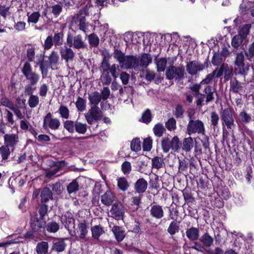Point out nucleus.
<instances>
[{
	"label": "nucleus",
	"instance_id": "1",
	"mask_svg": "<svg viewBox=\"0 0 254 254\" xmlns=\"http://www.w3.org/2000/svg\"><path fill=\"white\" fill-rule=\"evenodd\" d=\"M182 142L178 136H174L170 139L169 137H165L161 140V146L163 152L168 153L170 149L174 152H178L181 147Z\"/></svg>",
	"mask_w": 254,
	"mask_h": 254
},
{
	"label": "nucleus",
	"instance_id": "2",
	"mask_svg": "<svg viewBox=\"0 0 254 254\" xmlns=\"http://www.w3.org/2000/svg\"><path fill=\"white\" fill-rule=\"evenodd\" d=\"M66 44L68 46L77 50L85 49L87 48V44L81 35H73L70 32L67 33Z\"/></svg>",
	"mask_w": 254,
	"mask_h": 254
},
{
	"label": "nucleus",
	"instance_id": "3",
	"mask_svg": "<svg viewBox=\"0 0 254 254\" xmlns=\"http://www.w3.org/2000/svg\"><path fill=\"white\" fill-rule=\"evenodd\" d=\"M185 70L184 66H169L166 70L165 75L169 80L174 79L180 81L185 78Z\"/></svg>",
	"mask_w": 254,
	"mask_h": 254
},
{
	"label": "nucleus",
	"instance_id": "4",
	"mask_svg": "<svg viewBox=\"0 0 254 254\" xmlns=\"http://www.w3.org/2000/svg\"><path fill=\"white\" fill-rule=\"evenodd\" d=\"M235 112L231 108H226L222 110L220 117L222 125L226 126L228 129H232L235 127L234 123Z\"/></svg>",
	"mask_w": 254,
	"mask_h": 254
},
{
	"label": "nucleus",
	"instance_id": "5",
	"mask_svg": "<svg viewBox=\"0 0 254 254\" xmlns=\"http://www.w3.org/2000/svg\"><path fill=\"white\" fill-rule=\"evenodd\" d=\"M21 72L29 84L36 85L40 79L39 74L32 71L31 64L28 62H26L22 68Z\"/></svg>",
	"mask_w": 254,
	"mask_h": 254
},
{
	"label": "nucleus",
	"instance_id": "6",
	"mask_svg": "<svg viewBox=\"0 0 254 254\" xmlns=\"http://www.w3.org/2000/svg\"><path fill=\"white\" fill-rule=\"evenodd\" d=\"M205 132L203 123L199 120H190L187 126V132L190 135L192 134H204Z\"/></svg>",
	"mask_w": 254,
	"mask_h": 254
},
{
	"label": "nucleus",
	"instance_id": "7",
	"mask_svg": "<svg viewBox=\"0 0 254 254\" xmlns=\"http://www.w3.org/2000/svg\"><path fill=\"white\" fill-rule=\"evenodd\" d=\"M46 224L44 219L39 218L37 213L32 216L30 220L31 230L39 234L45 232Z\"/></svg>",
	"mask_w": 254,
	"mask_h": 254
},
{
	"label": "nucleus",
	"instance_id": "8",
	"mask_svg": "<svg viewBox=\"0 0 254 254\" xmlns=\"http://www.w3.org/2000/svg\"><path fill=\"white\" fill-rule=\"evenodd\" d=\"M207 60L204 64L199 63L196 61H190L186 65L187 71L192 76L196 75L198 72L202 71L205 67L208 66Z\"/></svg>",
	"mask_w": 254,
	"mask_h": 254
},
{
	"label": "nucleus",
	"instance_id": "9",
	"mask_svg": "<svg viewBox=\"0 0 254 254\" xmlns=\"http://www.w3.org/2000/svg\"><path fill=\"white\" fill-rule=\"evenodd\" d=\"M110 212L113 218L118 220H123L125 214L124 207L120 202H116L112 205Z\"/></svg>",
	"mask_w": 254,
	"mask_h": 254
},
{
	"label": "nucleus",
	"instance_id": "10",
	"mask_svg": "<svg viewBox=\"0 0 254 254\" xmlns=\"http://www.w3.org/2000/svg\"><path fill=\"white\" fill-rule=\"evenodd\" d=\"M217 69L218 70L217 78L221 77L224 73V79L225 81L229 80L233 75L232 66L227 64H222L219 67H217Z\"/></svg>",
	"mask_w": 254,
	"mask_h": 254
},
{
	"label": "nucleus",
	"instance_id": "11",
	"mask_svg": "<svg viewBox=\"0 0 254 254\" xmlns=\"http://www.w3.org/2000/svg\"><path fill=\"white\" fill-rule=\"evenodd\" d=\"M201 88L200 84L195 83L192 86L190 87V91L193 92V96L196 98L195 103L197 107H202L203 104V101L205 98V95L200 93L199 91Z\"/></svg>",
	"mask_w": 254,
	"mask_h": 254
},
{
	"label": "nucleus",
	"instance_id": "12",
	"mask_svg": "<svg viewBox=\"0 0 254 254\" xmlns=\"http://www.w3.org/2000/svg\"><path fill=\"white\" fill-rule=\"evenodd\" d=\"M52 117V115L51 113L47 114L44 119L43 127L48 126L52 129L57 130L60 126L61 123L59 119Z\"/></svg>",
	"mask_w": 254,
	"mask_h": 254
},
{
	"label": "nucleus",
	"instance_id": "13",
	"mask_svg": "<svg viewBox=\"0 0 254 254\" xmlns=\"http://www.w3.org/2000/svg\"><path fill=\"white\" fill-rule=\"evenodd\" d=\"M126 69L134 68L137 70L139 67V59L133 55L126 56L125 63L122 64Z\"/></svg>",
	"mask_w": 254,
	"mask_h": 254
},
{
	"label": "nucleus",
	"instance_id": "14",
	"mask_svg": "<svg viewBox=\"0 0 254 254\" xmlns=\"http://www.w3.org/2000/svg\"><path fill=\"white\" fill-rule=\"evenodd\" d=\"M71 48L67 46H64L60 49L61 58L66 63L73 61L75 57V54Z\"/></svg>",
	"mask_w": 254,
	"mask_h": 254
},
{
	"label": "nucleus",
	"instance_id": "15",
	"mask_svg": "<svg viewBox=\"0 0 254 254\" xmlns=\"http://www.w3.org/2000/svg\"><path fill=\"white\" fill-rule=\"evenodd\" d=\"M246 86V83L240 82L236 77L231 79L230 83V91L233 93H241L245 91L244 88Z\"/></svg>",
	"mask_w": 254,
	"mask_h": 254
},
{
	"label": "nucleus",
	"instance_id": "16",
	"mask_svg": "<svg viewBox=\"0 0 254 254\" xmlns=\"http://www.w3.org/2000/svg\"><path fill=\"white\" fill-rule=\"evenodd\" d=\"M65 239L61 238H54L53 241L51 250L57 253L64 252L66 246Z\"/></svg>",
	"mask_w": 254,
	"mask_h": 254
},
{
	"label": "nucleus",
	"instance_id": "17",
	"mask_svg": "<svg viewBox=\"0 0 254 254\" xmlns=\"http://www.w3.org/2000/svg\"><path fill=\"white\" fill-rule=\"evenodd\" d=\"M61 221L65 228L68 230L70 228L74 227L75 220L71 213L66 212L62 216Z\"/></svg>",
	"mask_w": 254,
	"mask_h": 254
},
{
	"label": "nucleus",
	"instance_id": "18",
	"mask_svg": "<svg viewBox=\"0 0 254 254\" xmlns=\"http://www.w3.org/2000/svg\"><path fill=\"white\" fill-rule=\"evenodd\" d=\"M116 197L111 190H107L101 196V202L106 206H110L113 204Z\"/></svg>",
	"mask_w": 254,
	"mask_h": 254
},
{
	"label": "nucleus",
	"instance_id": "19",
	"mask_svg": "<svg viewBox=\"0 0 254 254\" xmlns=\"http://www.w3.org/2000/svg\"><path fill=\"white\" fill-rule=\"evenodd\" d=\"M147 186V182L142 178L138 179L136 181L134 185V188L136 192L141 194L145 192Z\"/></svg>",
	"mask_w": 254,
	"mask_h": 254
},
{
	"label": "nucleus",
	"instance_id": "20",
	"mask_svg": "<svg viewBox=\"0 0 254 254\" xmlns=\"http://www.w3.org/2000/svg\"><path fill=\"white\" fill-rule=\"evenodd\" d=\"M150 215L157 219H161L164 216L162 206L158 204L152 205L150 210Z\"/></svg>",
	"mask_w": 254,
	"mask_h": 254
},
{
	"label": "nucleus",
	"instance_id": "21",
	"mask_svg": "<svg viewBox=\"0 0 254 254\" xmlns=\"http://www.w3.org/2000/svg\"><path fill=\"white\" fill-rule=\"evenodd\" d=\"M203 92L204 93L205 97L206 98L205 102L206 103L213 101L214 100V94L217 95L215 89L210 85L206 86Z\"/></svg>",
	"mask_w": 254,
	"mask_h": 254
},
{
	"label": "nucleus",
	"instance_id": "22",
	"mask_svg": "<svg viewBox=\"0 0 254 254\" xmlns=\"http://www.w3.org/2000/svg\"><path fill=\"white\" fill-rule=\"evenodd\" d=\"M88 223L84 220L78 223L77 225V232L79 233V237L81 239L86 238L88 233Z\"/></svg>",
	"mask_w": 254,
	"mask_h": 254
},
{
	"label": "nucleus",
	"instance_id": "23",
	"mask_svg": "<svg viewBox=\"0 0 254 254\" xmlns=\"http://www.w3.org/2000/svg\"><path fill=\"white\" fill-rule=\"evenodd\" d=\"M186 234L188 239L191 242L196 241L199 238V230L194 227L187 229Z\"/></svg>",
	"mask_w": 254,
	"mask_h": 254
},
{
	"label": "nucleus",
	"instance_id": "24",
	"mask_svg": "<svg viewBox=\"0 0 254 254\" xmlns=\"http://www.w3.org/2000/svg\"><path fill=\"white\" fill-rule=\"evenodd\" d=\"M4 144L8 147H13L18 141V135L15 134H5L4 135Z\"/></svg>",
	"mask_w": 254,
	"mask_h": 254
},
{
	"label": "nucleus",
	"instance_id": "25",
	"mask_svg": "<svg viewBox=\"0 0 254 254\" xmlns=\"http://www.w3.org/2000/svg\"><path fill=\"white\" fill-rule=\"evenodd\" d=\"M116 240L118 242H122L126 236L125 231L121 227L118 226H114L112 229Z\"/></svg>",
	"mask_w": 254,
	"mask_h": 254
},
{
	"label": "nucleus",
	"instance_id": "26",
	"mask_svg": "<svg viewBox=\"0 0 254 254\" xmlns=\"http://www.w3.org/2000/svg\"><path fill=\"white\" fill-rule=\"evenodd\" d=\"M199 242L202 243L205 248H210L213 244V238L207 233H204L199 238Z\"/></svg>",
	"mask_w": 254,
	"mask_h": 254
},
{
	"label": "nucleus",
	"instance_id": "27",
	"mask_svg": "<svg viewBox=\"0 0 254 254\" xmlns=\"http://www.w3.org/2000/svg\"><path fill=\"white\" fill-rule=\"evenodd\" d=\"M193 145V138L191 137H189L184 138L181 147L183 150L186 152H189L190 151Z\"/></svg>",
	"mask_w": 254,
	"mask_h": 254
},
{
	"label": "nucleus",
	"instance_id": "28",
	"mask_svg": "<svg viewBox=\"0 0 254 254\" xmlns=\"http://www.w3.org/2000/svg\"><path fill=\"white\" fill-rule=\"evenodd\" d=\"M250 64H245V63L235 65V72L238 74L245 76L249 70Z\"/></svg>",
	"mask_w": 254,
	"mask_h": 254
},
{
	"label": "nucleus",
	"instance_id": "29",
	"mask_svg": "<svg viewBox=\"0 0 254 254\" xmlns=\"http://www.w3.org/2000/svg\"><path fill=\"white\" fill-rule=\"evenodd\" d=\"M40 196L42 203H46L49 200L53 199V193L51 190L47 187H45L43 189Z\"/></svg>",
	"mask_w": 254,
	"mask_h": 254
},
{
	"label": "nucleus",
	"instance_id": "30",
	"mask_svg": "<svg viewBox=\"0 0 254 254\" xmlns=\"http://www.w3.org/2000/svg\"><path fill=\"white\" fill-rule=\"evenodd\" d=\"M152 58L150 55L143 54L139 59V67L146 68L152 63Z\"/></svg>",
	"mask_w": 254,
	"mask_h": 254
},
{
	"label": "nucleus",
	"instance_id": "31",
	"mask_svg": "<svg viewBox=\"0 0 254 254\" xmlns=\"http://www.w3.org/2000/svg\"><path fill=\"white\" fill-rule=\"evenodd\" d=\"M245 39L237 34L233 37L231 41V45L233 48L238 50L243 47V43H245Z\"/></svg>",
	"mask_w": 254,
	"mask_h": 254
},
{
	"label": "nucleus",
	"instance_id": "32",
	"mask_svg": "<svg viewBox=\"0 0 254 254\" xmlns=\"http://www.w3.org/2000/svg\"><path fill=\"white\" fill-rule=\"evenodd\" d=\"M88 113L94 118L95 121L101 120L103 117V113L97 106H93L88 111Z\"/></svg>",
	"mask_w": 254,
	"mask_h": 254
},
{
	"label": "nucleus",
	"instance_id": "33",
	"mask_svg": "<svg viewBox=\"0 0 254 254\" xmlns=\"http://www.w3.org/2000/svg\"><path fill=\"white\" fill-rule=\"evenodd\" d=\"M49 244L47 242L38 243L36 247L37 254H48Z\"/></svg>",
	"mask_w": 254,
	"mask_h": 254
},
{
	"label": "nucleus",
	"instance_id": "34",
	"mask_svg": "<svg viewBox=\"0 0 254 254\" xmlns=\"http://www.w3.org/2000/svg\"><path fill=\"white\" fill-rule=\"evenodd\" d=\"M88 99L90 104L93 105V106H97L101 100H102L101 93L97 91H95L92 94H89Z\"/></svg>",
	"mask_w": 254,
	"mask_h": 254
},
{
	"label": "nucleus",
	"instance_id": "35",
	"mask_svg": "<svg viewBox=\"0 0 254 254\" xmlns=\"http://www.w3.org/2000/svg\"><path fill=\"white\" fill-rule=\"evenodd\" d=\"M154 62L157 66V70L158 72L164 71L166 68L167 60L166 58L155 59Z\"/></svg>",
	"mask_w": 254,
	"mask_h": 254
},
{
	"label": "nucleus",
	"instance_id": "36",
	"mask_svg": "<svg viewBox=\"0 0 254 254\" xmlns=\"http://www.w3.org/2000/svg\"><path fill=\"white\" fill-rule=\"evenodd\" d=\"M79 189V182L77 179H74L67 186L66 190L69 194L75 193Z\"/></svg>",
	"mask_w": 254,
	"mask_h": 254
},
{
	"label": "nucleus",
	"instance_id": "37",
	"mask_svg": "<svg viewBox=\"0 0 254 254\" xmlns=\"http://www.w3.org/2000/svg\"><path fill=\"white\" fill-rule=\"evenodd\" d=\"M151 164L152 168L161 169L164 165V159L162 157L155 156L152 159Z\"/></svg>",
	"mask_w": 254,
	"mask_h": 254
},
{
	"label": "nucleus",
	"instance_id": "38",
	"mask_svg": "<svg viewBox=\"0 0 254 254\" xmlns=\"http://www.w3.org/2000/svg\"><path fill=\"white\" fill-rule=\"evenodd\" d=\"M113 56L114 58L121 65H122V64L125 63L126 56H125V54L121 50H119L118 49H115L113 53Z\"/></svg>",
	"mask_w": 254,
	"mask_h": 254
},
{
	"label": "nucleus",
	"instance_id": "39",
	"mask_svg": "<svg viewBox=\"0 0 254 254\" xmlns=\"http://www.w3.org/2000/svg\"><path fill=\"white\" fill-rule=\"evenodd\" d=\"M91 231L93 238L98 239L101 234L104 233L103 227L100 225H95L91 227Z\"/></svg>",
	"mask_w": 254,
	"mask_h": 254
},
{
	"label": "nucleus",
	"instance_id": "40",
	"mask_svg": "<svg viewBox=\"0 0 254 254\" xmlns=\"http://www.w3.org/2000/svg\"><path fill=\"white\" fill-rule=\"evenodd\" d=\"M251 28V24L244 25L240 29L237 35L246 40L247 36L249 34Z\"/></svg>",
	"mask_w": 254,
	"mask_h": 254
},
{
	"label": "nucleus",
	"instance_id": "41",
	"mask_svg": "<svg viewBox=\"0 0 254 254\" xmlns=\"http://www.w3.org/2000/svg\"><path fill=\"white\" fill-rule=\"evenodd\" d=\"M251 28V24L244 25L240 29L237 35L246 40L247 36L249 34Z\"/></svg>",
	"mask_w": 254,
	"mask_h": 254
},
{
	"label": "nucleus",
	"instance_id": "42",
	"mask_svg": "<svg viewBox=\"0 0 254 254\" xmlns=\"http://www.w3.org/2000/svg\"><path fill=\"white\" fill-rule=\"evenodd\" d=\"M180 229L179 222L176 221H173L170 224L167 231L171 235L175 234Z\"/></svg>",
	"mask_w": 254,
	"mask_h": 254
},
{
	"label": "nucleus",
	"instance_id": "43",
	"mask_svg": "<svg viewBox=\"0 0 254 254\" xmlns=\"http://www.w3.org/2000/svg\"><path fill=\"white\" fill-rule=\"evenodd\" d=\"M152 118V115L151 111L147 109L143 113L139 121L143 123L148 124L151 121Z\"/></svg>",
	"mask_w": 254,
	"mask_h": 254
},
{
	"label": "nucleus",
	"instance_id": "44",
	"mask_svg": "<svg viewBox=\"0 0 254 254\" xmlns=\"http://www.w3.org/2000/svg\"><path fill=\"white\" fill-rule=\"evenodd\" d=\"M246 59L250 61H254V42L249 46L248 49L245 51Z\"/></svg>",
	"mask_w": 254,
	"mask_h": 254
},
{
	"label": "nucleus",
	"instance_id": "45",
	"mask_svg": "<svg viewBox=\"0 0 254 254\" xmlns=\"http://www.w3.org/2000/svg\"><path fill=\"white\" fill-rule=\"evenodd\" d=\"M73 19H77L79 22V28L80 30L84 32V33H86V18L84 16H76V15L73 17Z\"/></svg>",
	"mask_w": 254,
	"mask_h": 254
},
{
	"label": "nucleus",
	"instance_id": "46",
	"mask_svg": "<svg viewBox=\"0 0 254 254\" xmlns=\"http://www.w3.org/2000/svg\"><path fill=\"white\" fill-rule=\"evenodd\" d=\"M118 187L119 189L125 191L128 189L129 184L125 178H120L118 179Z\"/></svg>",
	"mask_w": 254,
	"mask_h": 254
},
{
	"label": "nucleus",
	"instance_id": "47",
	"mask_svg": "<svg viewBox=\"0 0 254 254\" xmlns=\"http://www.w3.org/2000/svg\"><path fill=\"white\" fill-rule=\"evenodd\" d=\"M45 228L47 231L50 233H56L59 230L60 225L59 223L53 221L46 225Z\"/></svg>",
	"mask_w": 254,
	"mask_h": 254
},
{
	"label": "nucleus",
	"instance_id": "48",
	"mask_svg": "<svg viewBox=\"0 0 254 254\" xmlns=\"http://www.w3.org/2000/svg\"><path fill=\"white\" fill-rule=\"evenodd\" d=\"M165 131V128L163 126V124L161 123L156 124L153 127L154 133L157 137H161Z\"/></svg>",
	"mask_w": 254,
	"mask_h": 254
},
{
	"label": "nucleus",
	"instance_id": "49",
	"mask_svg": "<svg viewBox=\"0 0 254 254\" xmlns=\"http://www.w3.org/2000/svg\"><path fill=\"white\" fill-rule=\"evenodd\" d=\"M27 15L28 16L27 21L29 23H37L40 17V14L38 11L34 12L31 14L27 12Z\"/></svg>",
	"mask_w": 254,
	"mask_h": 254
},
{
	"label": "nucleus",
	"instance_id": "50",
	"mask_svg": "<svg viewBox=\"0 0 254 254\" xmlns=\"http://www.w3.org/2000/svg\"><path fill=\"white\" fill-rule=\"evenodd\" d=\"M75 130L78 133L84 134L87 131V125L76 121L75 122Z\"/></svg>",
	"mask_w": 254,
	"mask_h": 254
},
{
	"label": "nucleus",
	"instance_id": "51",
	"mask_svg": "<svg viewBox=\"0 0 254 254\" xmlns=\"http://www.w3.org/2000/svg\"><path fill=\"white\" fill-rule=\"evenodd\" d=\"M64 33L63 32H60L56 33L53 37V41L55 46H59L63 44Z\"/></svg>",
	"mask_w": 254,
	"mask_h": 254
},
{
	"label": "nucleus",
	"instance_id": "52",
	"mask_svg": "<svg viewBox=\"0 0 254 254\" xmlns=\"http://www.w3.org/2000/svg\"><path fill=\"white\" fill-rule=\"evenodd\" d=\"M224 60H225V58L220 54L219 52H215L213 56L211 63L214 65L217 66L221 64Z\"/></svg>",
	"mask_w": 254,
	"mask_h": 254
},
{
	"label": "nucleus",
	"instance_id": "53",
	"mask_svg": "<svg viewBox=\"0 0 254 254\" xmlns=\"http://www.w3.org/2000/svg\"><path fill=\"white\" fill-rule=\"evenodd\" d=\"M88 42L92 47H97L99 43V38L94 33H92L88 36Z\"/></svg>",
	"mask_w": 254,
	"mask_h": 254
},
{
	"label": "nucleus",
	"instance_id": "54",
	"mask_svg": "<svg viewBox=\"0 0 254 254\" xmlns=\"http://www.w3.org/2000/svg\"><path fill=\"white\" fill-rule=\"evenodd\" d=\"M192 245L190 246V248L192 249L196 250L197 252H200L201 253H204V252H206L208 250H206L205 247L203 246V245L200 242H197L196 241H192Z\"/></svg>",
	"mask_w": 254,
	"mask_h": 254
},
{
	"label": "nucleus",
	"instance_id": "55",
	"mask_svg": "<svg viewBox=\"0 0 254 254\" xmlns=\"http://www.w3.org/2000/svg\"><path fill=\"white\" fill-rule=\"evenodd\" d=\"M130 148L133 151H138L141 150V142L138 138L133 139L130 143Z\"/></svg>",
	"mask_w": 254,
	"mask_h": 254
},
{
	"label": "nucleus",
	"instance_id": "56",
	"mask_svg": "<svg viewBox=\"0 0 254 254\" xmlns=\"http://www.w3.org/2000/svg\"><path fill=\"white\" fill-rule=\"evenodd\" d=\"M219 121V117L218 114L216 112H212L210 113V121L211 125L213 127V128L217 127L218 122Z\"/></svg>",
	"mask_w": 254,
	"mask_h": 254
},
{
	"label": "nucleus",
	"instance_id": "57",
	"mask_svg": "<svg viewBox=\"0 0 254 254\" xmlns=\"http://www.w3.org/2000/svg\"><path fill=\"white\" fill-rule=\"evenodd\" d=\"M217 68L214 70L211 73L208 74L205 78L203 79L200 82V84H207L209 83L214 78L215 76L217 77Z\"/></svg>",
	"mask_w": 254,
	"mask_h": 254
},
{
	"label": "nucleus",
	"instance_id": "58",
	"mask_svg": "<svg viewBox=\"0 0 254 254\" xmlns=\"http://www.w3.org/2000/svg\"><path fill=\"white\" fill-rule=\"evenodd\" d=\"M59 113L62 118L67 119L69 116V110L65 106L62 105L59 109Z\"/></svg>",
	"mask_w": 254,
	"mask_h": 254
},
{
	"label": "nucleus",
	"instance_id": "59",
	"mask_svg": "<svg viewBox=\"0 0 254 254\" xmlns=\"http://www.w3.org/2000/svg\"><path fill=\"white\" fill-rule=\"evenodd\" d=\"M185 110L182 104H178L176 106L174 111V115L176 118H183Z\"/></svg>",
	"mask_w": 254,
	"mask_h": 254
},
{
	"label": "nucleus",
	"instance_id": "60",
	"mask_svg": "<svg viewBox=\"0 0 254 254\" xmlns=\"http://www.w3.org/2000/svg\"><path fill=\"white\" fill-rule=\"evenodd\" d=\"M92 6L90 2H88L84 6V7L81 9L79 12L76 14V16H87L89 15V8Z\"/></svg>",
	"mask_w": 254,
	"mask_h": 254
},
{
	"label": "nucleus",
	"instance_id": "61",
	"mask_svg": "<svg viewBox=\"0 0 254 254\" xmlns=\"http://www.w3.org/2000/svg\"><path fill=\"white\" fill-rule=\"evenodd\" d=\"M188 160L185 158L179 159V172L184 173L187 171L189 166Z\"/></svg>",
	"mask_w": 254,
	"mask_h": 254
},
{
	"label": "nucleus",
	"instance_id": "62",
	"mask_svg": "<svg viewBox=\"0 0 254 254\" xmlns=\"http://www.w3.org/2000/svg\"><path fill=\"white\" fill-rule=\"evenodd\" d=\"M141 73L143 76H145V79L149 81L153 80L156 76V74L154 71H150L148 69H143Z\"/></svg>",
	"mask_w": 254,
	"mask_h": 254
},
{
	"label": "nucleus",
	"instance_id": "63",
	"mask_svg": "<svg viewBox=\"0 0 254 254\" xmlns=\"http://www.w3.org/2000/svg\"><path fill=\"white\" fill-rule=\"evenodd\" d=\"M28 104L30 107H36L39 103V98L38 96L31 95L28 99Z\"/></svg>",
	"mask_w": 254,
	"mask_h": 254
},
{
	"label": "nucleus",
	"instance_id": "64",
	"mask_svg": "<svg viewBox=\"0 0 254 254\" xmlns=\"http://www.w3.org/2000/svg\"><path fill=\"white\" fill-rule=\"evenodd\" d=\"M10 153L9 147L3 145L0 147V154L1 155L2 159L3 160H6Z\"/></svg>",
	"mask_w": 254,
	"mask_h": 254
}]
</instances>
